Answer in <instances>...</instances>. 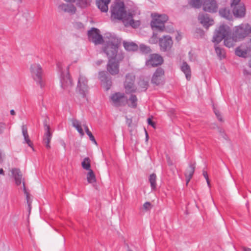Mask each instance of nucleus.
I'll return each mask as SVG.
<instances>
[{"mask_svg": "<svg viewBox=\"0 0 251 251\" xmlns=\"http://www.w3.org/2000/svg\"><path fill=\"white\" fill-rule=\"evenodd\" d=\"M198 20L203 26L206 29H208L210 25L214 24L213 19L210 18L207 14H200L198 16Z\"/></svg>", "mask_w": 251, "mask_h": 251, "instance_id": "obj_19", "label": "nucleus"}, {"mask_svg": "<svg viewBox=\"0 0 251 251\" xmlns=\"http://www.w3.org/2000/svg\"><path fill=\"white\" fill-rule=\"evenodd\" d=\"M231 34V29L227 25L224 24L221 25L215 29L212 41L217 45L221 42L224 38Z\"/></svg>", "mask_w": 251, "mask_h": 251, "instance_id": "obj_2", "label": "nucleus"}, {"mask_svg": "<svg viewBox=\"0 0 251 251\" xmlns=\"http://www.w3.org/2000/svg\"><path fill=\"white\" fill-rule=\"evenodd\" d=\"M10 114L11 115H15V111L13 110V109H12L10 110Z\"/></svg>", "mask_w": 251, "mask_h": 251, "instance_id": "obj_58", "label": "nucleus"}, {"mask_svg": "<svg viewBox=\"0 0 251 251\" xmlns=\"http://www.w3.org/2000/svg\"><path fill=\"white\" fill-rule=\"evenodd\" d=\"M88 36L90 41L94 43L95 45L101 44L103 41V38L100 34L99 29L96 28H92L88 31Z\"/></svg>", "mask_w": 251, "mask_h": 251, "instance_id": "obj_10", "label": "nucleus"}, {"mask_svg": "<svg viewBox=\"0 0 251 251\" xmlns=\"http://www.w3.org/2000/svg\"><path fill=\"white\" fill-rule=\"evenodd\" d=\"M138 84L140 91H146L149 87V80L140 78Z\"/></svg>", "mask_w": 251, "mask_h": 251, "instance_id": "obj_33", "label": "nucleus"}, {"mask_svg": "<svg viewBox=\"0 0 251 251\" xmlns=\"http://www.w3.org/2000/svg\"><path fill=\"white\" fill-rule=\"evenodd\" d=\"M11 173L13 176L14 177L16 184L19 185L22 183V174L20 170L18 168H13L11 170Z\"/></svg>", "mask_w": 251, "mask_h": 251, "instance_id": "obj_27", "label": "nucleus"}, {"mask_svg": "<svg viewBox=\"0 0 251 251\" xmlns=\"http://www.w3.org/2000/svg\"><path fill=\"white\" fill-rule=\"evenodd\" d=\"M219 132L221 134V136L225 140H227V136L226 134V133L224 132V131L222 129H219Z\"/></svg>", "mask_w": 251, "mask_h": 251, "instance_id": "obj_49", "label": "nucleus"}, {"mask_svg": "<svg viewBox=\"0 0 251 251\" xmlns=\"http://www.w3.org/2000/svg\"><path fill=\"white\" fill-rule=\"evenodd\" d=\"M176 39L178 41L180 39H179V37H176Z\"/></svg>", "mask_w": 251, "mask_h": 251, "instance_id": "obj_64", "label": "nucleus"}, {"mask_svg": "<svg viewBox=\"0 0 251 251\" xmlns=\"http://www.w3.org/2000/svg\"><path fill=\"white\" fill-rule=\"evenodd\" d=\"M188 1L190 5L196 8H200L202 3V0H188Z\"/></svg>", "mask_w": 251, "mask_h": 251, "instance_id": "obj_41", "label": "nucleus"}, {"mask_svg": "<svg viewBox=\"0 0 251 251\" xmlns=\"http://www.w3.org/2000/svg\"><path fill=\"white\" fill-rule=\"evenodd\" d=\"M102 62H103V60L101 59H100L96 62V64L97 66H100Z\"/></svg>", "mask_w": 251, "mask_h": 251, "instance_id": "obj_55", "label": "nucleus"}, {"mask_svg": "<svg viewBox=\"0 0 251 251\" xmlns=\"http://www.w3.org/2000/svg\"><path fill=\"white\" fill-rule=\"evenodd\" d=\"M30 72L33 79L37 84L42 88L44 86V79L43 78V70L40 65L33 64L30 66Z\"/></svg>", "mask_w": 251, "mask_h": 251, "instance_id": "obj_5", "label": "nucleus"}, {"mask_svg": "<svg viewBox=\"0 0 251 251\" xmlns=\"http://www.w3.org/2000/svg\"><path fill=\"white\" fill-rule=\"evenodd\" d=\"M112 104L117 107L123 106L127 103V99L124 93L116 92L110 97Z\"/></svg>", "mask_w": 251, "mask_h": 251, "instance_id": "obj_6", "label": "nucleus"}, {"mask_svg": "<svg viewBox=\"0 0 251 251\" xmlns=\"http://www.w3.org/2000/svg\"><path fill=\"white\" fill-rule=\"evenodd\" d=\"M240 1V0H232L231 3V7L233 8V7L235 6L236 5L241 4V3H239Z\"/></svg>", "mask_w": 251, "mask_h": 251, "instance_id": "obj_48", "label": "nucleus"}, {"mask_svg": "<svg viewBox=\"0 0 251 251\" xmlns=\"http://www.w3.org/2000/svg\"><path fill=\"white\" fill-rule=\"evenodd\" d=\"M87 180L89 183H93L96 181L95 175L92 170H90L87 174Z\"/></svg>", "mask_w": 251, "mask_h": 251, "instance_id": "obj_35", "label": "nucleus"}, {"mask_svg": "<svg viewBox=\"0 0 251 251\" xmlns=\"http://www.w3.org/2000/svg\"><path fill=\"white\" fill-rule=\"evenodd\" d=\"M167 163L169 165L171 166L173 165V162L171 160L170 157L169 156H167Z\"/></svg>", "mask_w": 251, "mask_h": 251, "instance_id": "obj_53", "label": "nucleus"}, {"mask_svg": "<svg viewBox=\"0 0 251 251\" xmlns=\"http://www.w3.org/2000/svg\"><path fill=\"white\" fill-rule=\"evenodd\" d=\"M215 49L217 55L221 59L225 57L226 52L223 49L215 46Z\"/></svg>", "mask_w": 251, "mask_h": 251, "instance_id": "obj_40", "label": "nucleus"}, {"mask_svg": "<svg viewBox=\"0 0 251 251\" xmlns=\"http://www.w3.org/2000/svg\"><path fill=\"white\" fill-rule=\"evenodd\" d=\"M243 73L245 75H251V73L246 69L244 70Z\"/></svg>", "mask_w": 251, "mask_h": 251, "instance_id": "obj_54", "label": "nucleus"}, {"mask_svg": "<svg viewBox=\"0 0 251 251\" xmlns=\"http://www.w3.org/2000/svg\"><path fill=\"white\" fill-rule=\"evenodd\" d=\"M181 71L185 74L187 80L191 78V69L189 65L186 62H183L181 66Z\"/></svg>", "mask_w": 251, "mask_h": 251, "instance_id": "obj_32", "label": "nucleus"}, {"mask_svg": "<svg viewBox=\"0 0 251 251\" xmlns=\"http://www.w3.org/2000/svg\"><path fill=\"white\" fill-rule=\"evenodd\" d=\"M22 134L24 137V140H25V143L27 144L28 146L31 147L33 149V147H32L33 144H32L31 141H30L29 136H28V134L27 128L26 126L25 125H23L22 127Z\"/></svg>", "mask_w": 251, "mask_h": 251, "instance_id": "obj_31", "label": "nucleus"}, {"mask_svg": "<svg viewBox=\"0 0 251 251\" xmlns=\"http://www.w3.org/2000/svg\"><path fill=\"white\" fill-rule=\"evenodd\" d=\"M159 45L161 50L166 51L171 49L173 45L172 38L170 36H164L159 40Z\"/></svg>", "mask_w": 251, "mask_h": 251, "instance_id": "obj_18", "label": "nucleus"}, {"mask_svg": "<svg viewBox=\"0 0 251 251\" xmlns=\"http://www.w3.org/2000/svg\"><path fill=\"white\" fill-rule=\"evenodd\" d=\"M90 159L89 157H85L81 163L82 168L87 171L91 169Z\"/></svg>", "mask_w": 251, "mask_h": 251, "instance_id": "obj_36", "label": "nucleus"}, {"mask_svg": "<svg viewBox=\"0 0 251 251\" xmlns=\"http://www.w3.org/2000/svg\"><path fill=\"white\" fill-rule=\"evenodd\" d=\"M214 112L217 119H218V120L220 122H223V120L222 119V115H221L219 110H218L216 108H214Z\"/></svg>", "mask_w": 251, "mask_h": 251, "instance_id": "obj_45", "label": "nucleus"}, {"mask_svg": "<svg viewBox=\"0 0 251 251\" xmlns=\"http://www.w3.org/2000/svg\"><path fill=\"white\" fill-rule=\"evenodd\" d=\"M243 251H251V249L247 247L243 248Z\"/></svg>", "mask_w": 251, "mask_h": 251, "instance_id": "obj_56", "label": "nucleus"}, {"mask_svg": "<svg viewBox=\"0 0 251 251\" xmlns=\"http://www.w3.org/2000/svg\"><path fill=\"white\" fill-rule=\"evenodd\" d=\"M164 70L159 67L158 68L152 75L151 82L156 85L163 84L164 82Z\"/></svg>", "mask_w": 251, "mask_h": 251, "instance_id": "obj_15", "label": "nucleus"}, {"mask_svg": "<svg viewBox=\"0 0 251 251\" xmlns=\"http://www.w3.org/2000/svg\"><path fill=\"white\" fill-rule=\"evenodd\" d=\"M195 170V163H190L188 168L186 170L185 176L187 184L192 178Z\"/></svg>", "mask_w": 251, "mask_h": 251, "instance_id": "obj_26", "label": "nucleus"}, {"mask_svg": "<svg viewBox=\"0 0 251 251\" xmlns=\"http://www.w3.org/2000/svg\"><path fill=\"white\" fill-rule=\"evenodd\" d=\"M121 61L115 59H108L106 66L107 72L112 75H117L119 72V63Z\"/></svg>", "mask_w": 251, "mask_h": 251, "instance_id": "obj_12", "label": "nucleus"}, {"mask_svg": "<svg viewBox=\"0 0 251 251\" xmlns=\"http://www.w3.org/2000/svg\"><path fill=\"white\" fill-rule=\"evenodd\" d=\"M168 20L167 15L165 14L158 15L154 18L151 23V25L153 29L163 31L164 29V24Z\"/></svg>", "mask_w": 251, "mask_h": 251, "instance_id": "obj_7", "label": "nucleus"}, {"mask_svg": "<svg viewBox=\"0 0 251 251\" xmlns=\"http://www.w3.org/2000/svg\"><path fill=\"white\" fill-rule=\"evenodd\" d=\"M49 119L46 118L44 121V126L46 133L44 137V142L47 148H50V143L51 138V133L50 131V127L48 124Z\"/></svg>", "mask_w": 251, "mask_h": 251, "instance_id": "obj_16", "label": "nucleus"}, {"mask_svg": "<svg viewBox=\"0 0 251 251\" xmlns=\"http://www.w3.org/2000/svg\"><path fill=\"white\" fill-rule=\"evenodd\" d=\"M1 160H2L1 156V154H0V163L1 162Z\"/></svg>", "mask_w": 251, "mask_h": 251, "instance_id": "obj_62", "label": "nucleus"}, {"mask_svg": "<svg viewBox=\"0 0 251 251\" xmlns=\"http://www.w3.org/2000/svg\"><path fill=\"white\" fill-rule=\"evenodd\" d=\"M219 14L222 17L227 19H230L231 16L229 10L226 8L220 9Z\"/></svg>", "mask_w": 251, "mask_h": 251, "instance_id": "obj_38", "label": "nucleus"}, {"mask_svg": "<svg viewBox=\"0 0 251 251\" xmlns=\"http://www.w3.org/2000/svg\"><path fill=\"white\" fill-rule=\"evenodd\" d=\"M147 121H148V123L149 125H151L152 127H154L155 123L152 121V120L150 118H148Z\"/></svg>", "mask_w": 251, "mask_h": 251, "instance_id": "obj_51", "label": "nucleus"}, {"mask_svg": "<svg viewBox=\"0 0 251 251\" xmlns=\"http://www.w3.org/2000/svg\"><path fill=\"white\" fill-rule=\"evenodd\" d=\"M123 45L125 50L128 51H135L138 49V45L132 42L124 41Z\"/></svg>", "mask_w": 251, "mask_h": 251, "instance_id": "obj_29", "label": "nucleus"}, {"mask_svg": "<svg viewBox=\"0 0 251 251\" xmlns=\"http://www.w3.org/2000/svg\"><path fill=\"white\" fill-rule=\"evenodd\" d=\"M67 2L75 3V5L81 9L86 8L90 6L93 0H64Z\"/></svg>", "mask_w": 251, "mask_h": 251, "instance_id": "obj_22", "label": "nucleus"}, {"mask_svg": "<svg viewBox=\"0 0 251 251\" xmlns=\"http://www.w3.org/2000/svg\"><path fill=\"white\" fill-rule=\"evenodd\" d=\"M125 21H127L129 25L134 28L138 27L141 25L140 20H135L133 19V15L129 13L126 16Z\"/></svg>", "mask_w": 251, "mask_h": 251, "instance_id": "obj_25", "label": "nucleus"}, {"mask_svg": "<svg viewBox=\"0 0 251 251\" xmlns=\"http://www.w3.org/2000/svg\"><path fill=\"white\" fill-rule=\"evenodd\" d=\"M75 3L61 2L57 5V10L60 13H68L70 15L75 14L76 12V7L74 5Z\"/></svg>", "mask_w": 251, "mask_h": 251, "instance_id": "obj_8", "label": "nucleus"}, {"mask_svg": "<svg viewBox=\"0 0 251 251\" xmlns=\"http://www.w3.org/2000/svg\"><path fill=\"white\" fill-rule=\"evenodd\" d=\"M248 51H250V50H243L240 47H238L235 50V54L239 57L246 58Z\"/></svg>", "mask_w": 251, "mask_h": 251, "instance_id": "obj_37", "label": "nucleus"}, {"mask_svg": "<svg viewBox=\"0 0 251 251\" xmlns=\"http://www.w3.org/2000/svg\"><path fill=\"white\" fill-rule=\"evenodd\" d=\"M5 128V125L3 123H0V134L2 133L3 130Z\"/></svg>", "mask_w": 251, "mask_h": 251, "instance_id": "obj_50", "label": "nucleus"}, {"mask_svg": "<svg viewBox=\"0 0 251 251\" xmlns=\"http://www.w3.org/2000/svg\"><path fill=\"white\" fill-rule=\"evenodd\" d=\"M126 124L128 126H130L132 122L131 119L127 118V117H126Z\"/></svg>", "mask_w": 251, "mask_h": 251, "instance_id": "obj_52", "label": "nucleus"}, {"mask_svg": "<svg viewBox=\"0 0 251 251\" xmlns=\"http://www.w3.org/2000/svg\"><path fill=\"white\" fill-rule=\"evenodd\" d=\"M76 90L78 92L82 98H85L88 92L87 80L86 78L80 75L78 80Z\"/></svg>", "mask_w": 251, "mask_h": 251, "instance_id": "obj_11", "label": "nucleus"}, {"mask_svg": "<svg viewBox=\"0 0 251 251\" xmlns=\"http://www.w3.org/2000/svg\"><path fill=\"white\" fill-rule=\"evenodd\" d=\"M232 11L234 15L237 18L244 17L246 14V8L243 4L233 7Z\"/></svg>", "mask_w": 251, "mask_h": 251, "instance_id": "obj_23", "label": "nucleus"}, {"mask_svg": "<svg viewBox=\"0 0 251 251\" xmlns=\"http://www.w3.org/2000/svg\"><path fill=\"white\" fill-rule=\"evenodd\" d=\"M62 145L64 147V148H65V147H66L65 143L64 142H63Z\"/></svg>", "mask_w": 251, "mask_h": 251, "instance_id": "obj_61", "label": "nucleus"}, {"mask_svg": "<svg viewBox=\"0 0 251 251\" xmlns=\"http://www.w3.org/2000/svg\"><path fill=\"white\" fill-rule=\"evenodd\" d=\"M156 176L155 174H152L149 177V181L151 183V186L152 189L154 190L156 187Z\"/></svg>", "mask_w": 251, "mask_h": 251, "instance_id": "obj_39", "label": "nucleus"}, {"mask_svg": "<svg viewBox=\"0 0 251 251\" xmlns=\"http://www.w3.org/2000/svg\"><path fill=\"white\" fill-rule=\"evenodd\" d=\"M83 126L84 127V129L85 130V132L86 133V134L88 135V136H89V138H90V140L92 141L93 142H94L95 144H97V142L95 139V137L93 135L92 133H91V132L89 130L88 126L86 125H83Z\"/></svg>", "mask_w": 251, "mask_h": 251, "instance_id": "obj_43", "label": "nucleus"}, {"mask_svg": "<svg viewBox=\"0 0 251 251\" xmlns=\"http://www.w3.org/2000/svg\"><path fill=\"white\" fill-rule=\"evenodd\" d=\"M99 78L103 82L106 91L108 90L112 85L111 77L108 76L105 71H100L99 73Z\"/></svg>", "mask_w": 251, "mask_h": 251, "instance_id": "obj_20", "label": "nucleus"}, {"mask_svg": "<svg viewBox=\"0 0 251 251\" xmlns=\"http://www.w3.org/2000/svg\"><path fill=\"white\" fill-rule=\"evenodd\" d=\"M203 9L204 11L215 13L217 11L218 5L215 0H204L203 2Z\"/></svg>", "mask_w": 251, "mask_h": 251, "instance_id": "obj_17", "label": "nucleus"}, {"mask_svg": "<svg viewBox=\"0 0 251 251\" xmlns=\"http://www.w3.org/2000/svg\"><path fill=\"white\" fill-rule=\"evenodd\" d=\"M139 50L142 53L144 54H147L151 52V49L150 47L144 44L140 45Z\"/></svg>", "mask_w": 251, "mask_h": 251, "instance_id": "obj_42", "label": "nucleus"}, {"mask_svg": "<svg viewBox=\"0 0 251 251\" xmlns=\"http://www.w3.org/2000/svg\"><path fill=\"white\" fill-rule=\"evenodd\" d=\"M72 125L73 126L75 127L77 131L79 132V133L81 135L83 136L84 134V133L83 132V130L81 127V125L80 122L78 121L76 119H73L72 120Z\"/></svg>", "mask_w": 251, "mask_h": 251, "instance_id": "obj_34", "label": "nucleus"}, {"mask_svg": "<svg viewBox=\"0 0 251 251\" xmlns=\"http://www.w3.org/2000/svg\"><path fill=\"white\" fill-rule=\"evenodd\" d=\"M61 81L62 88L64 90L70 91V89L72 86V81L68 72L66 74H62Z\"/></svg>", "mask_w": 251, "mask_h": 251, "instance_id": "obj_21", "label": "nucleus"}, {"mask_svg": "<svg viewBox=\"0 0 251 251\" xmlns=\"http://www.w3.org/2000/svg\"><path fill=\"white\" fill-rule=\"evenodd\" d=\"M202 175H203V176L205 177V178L206 180V182H207V185H208L209 187H210V181H209V178H208V174H207V172L203 170V171H202Z\"/></svg>", "mask_w": 251, "mask_h": 251, "instance_id": "obj_46", "label": "nucleus"}, {"mask_svg": "<svg viewBox=\"0 0 251 251\" xmlns=\"http://www.w3.org/2000/svg\"><path fill=\"white\" fill-rule=\"evenodd\" d=\"M110 11L111 18L115 19L124 21L128 15L125 9L124 2L120 0H116L113 2L111 6Z\"/></svg>", "mask_w": 251, "mask_h": 251, "instance_id": "obj_1", "label": "nucleus"}, {"mask_svg": "<svg viewBox=\"0 0 251 251\" xmlns=\"http://www.w3.org/2000/svg\"><path fill=\"white\" fill-rule=\"evenodd\" d=\"M0 174L2 175H4V171L2 169H0Z\"/></svg>", "mask_w": 251, "mask_h": 251, "instance_id": "obj_59", "label": "nucleus"}, {"mask_svg": "<svg viewBox=\"0 0 251 251\" xmlns=\"http://www.w3.org/2000/svg\"><path fill=\"white\" fill-rule=\"evenodd\" d=\"M103 42L104 44L119 46L121 43V39L114 34L107 33L104 36Z\"/></svg>", "mask_w": 251, "mask_h": 251, "instance_id": "obj_14", "label": "nucleus"}, {"mask_svg": "<svg viewBox=\"0 0 251 251\" xmlns=\"http://www.w3.org/2000/svg\"><path fill=\"white\" fill-rule=\"evenodd\" d=\"M74 27L76 29H82L83 28V25L79 22H75L73 23Z\"/></svg>", "mask_w": 251, "mask_h": 251, "instance_id": "obj_44", "label": "nucleus"}, {"mask_svg": "<svg viewBox=\"0 0 251 251\" xmlns=\"http://www.w3.org/2000/svg\"><path fill=\"white\" fill-rule=\"evenodd\" d=\"M151 204L150 202H146L144 204H143V208L146 210H149L150 209H151Z\"/></svg>", "mask_w": 251, "mask_h": 251, "instance_id": "obj_47", "label": "nucleus"}, {"mask_svg": "<svg viewBox=\"0 0 251 251\" xmlns=\"http://www.w3.org/2000/svg\"><path fill=\"white\" fill-rule=\"evenodd\" d=\"M119 47L118 46L104 44L103 47V51L107 56L108 59L111 58L122 61L124 56L123 53L118 52Z\"/></svg>", "mask_w": 251, "mask_h": 251, "instance_id": "obj_4", "label": "nucleus"}, {"mask_svg": "<svg viewBox=\"0 0 251 251\" xmlns=\"http://www.w3.org/2000/svg\"><path fill=\"white\" fill-rule=\"evenodd\" d=\"M251 33V26L249 24H242L234 27L232 34L235 40L240 41Z\"/></svg>", "mask_w": 251, "mask_h": 251, "instance_id": "obj_3", "label": "nucleus"}, {"mask_svg": "<svg viewBox=\"0 0 251 251\" xmlns=\"http://www.w3.org/2000/svg\"><path fill=\"white\" fill-rule=\"evenodd\" d=\"M111 0H96V4L98 8L102 12H107L108 10V4Z\"/></svg>", "mask_w": 251, "mask_h": 251, "instance_id": "obj_24", "label": "nucleus"}, {"mask_svg": "<svg viewBox=\"0 0 251 251\" xmlns=\"http://www.w3.org/2000/svg\"><path fill=\"white\" fill-rule=\"evenodd\" d=\"M146 141H148V138H149V136H148V134L147 131L146 132Z\"/></svg>", "mask_w": 251, "mask_h": 251, "instance_id": "obj_60", "label": "nucleus"}, {"mask_svg": "<svg viewBox=\"0 0 251 251\" xmlns=\"http://www.w3.org/2000/svg\"><path fill=\"white\" fill-rule=\"evenodd\" d=\"M29 196L28 194H27L26 195L27 202L28 204L29 207H30V202H29Z\"/></svg>", "mask_w": 251, "mask_h": 251, "instance_id": "obj_57", "label": "nucleus"}, {"mask_svg": "<svg viewBox=\"0 0 251 251\" xmlns=\"http://www.w3.org/2000/svg\"><path fill=\"white\" fill-rule=\"evenodd\" d=\"M135 76L128 74L126 76L124 87L126 94H130L136 92L137 88L134 85Z\"/></svg>", "mask_w": 251, "mask_h": 251, "instance_id": "obj_9", "label": "nucleus"}, {"mask_svg": "<svg viewBox=\"0 0 251 251\" xmlns=\"http://www.w3.org/2000/svg\"><path fill=\"white\" fill-rule=\"evenodd\" d=\"M176 39L178 41L180 39H179V37H176Z\"/></svg>", "mask_w": 251, "mask_h": 251, "instance_id": "obj_63", "label": "nucleus"}, {"mask_svg": "<svg viewBox=\"0 0 251 251\" xmlns=\"http://www.w3.org/2000/svg\"><path fill=\"white\" fill-rule=\"evenodd\" d=\"M224 39L225 46L229 48L233 47L235 45V42H238L237 40H235L233 34L232 37L231 35H228L224 38Z\"/></svg>", "mask_w": 251, "mask_h": 251, "instance_id": "obj_28", "label": "nucleus"}, {"mask_svg": "<svg viewBox=\"0 0 251 251\" xmlns=\"http://www.w3.org/2000/svg\"><path fill=\"white\" fill-rule=\"evenodd\" d=\"M163 62V58L157 54H152L150 58L146 60V66L149 68L155 67L162 64Z\"/></svg>", "mask_w": 251, "mask_h": 251, "instance_id": "obj_13", "label": "nucleus"}, {"mask_svg": "<svg viewBox=\"0 0 251 251\" xmlns=\"http://www.w3.org/2000/svg\"><path fill=\"white\" fill-rule=\"evenodd\" d=\"M130 94L128 99H127V103L126 104L130 107L136 108L137 106L138 99L135 95Z\"/></svg>", "mask_w": 251, "mask_h": 251, "instance_id": "obj_30", "label": "nucleus"}]
</instances>
